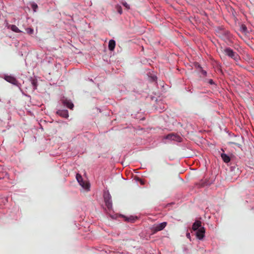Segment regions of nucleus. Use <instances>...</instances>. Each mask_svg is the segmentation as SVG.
I'll return each instance as SVG.
<instances>
[{
    "mask_svg": "<svg viewBox=\"0 0 254 254\" xmlns=\"http://www.w3.org/2000/svg\"><path fill=\"white\" fill-rule=\"evenodd\" d=\"M76 179L82 188L86 191L89 190L90 185L87 181H83L81 176L78 174L76 175Z\"/></svg>",
    "mask_w": 254,
    "mask_h": 254,
    "instance_id": "obj_1",
    "label": "nucleus"
},
{
    "mask_svg": "<svg viewBox=\"0 0 254 254\" xmlns=\"http://www.w3.org/2000/svg\"><path fill=\"white\" fill-rule=\"evenodd\" d=\"M205 230L204 228H200L199 230L195 231V235L197 239L201 240L204 236Z\"/></svg>",
    "mask_w": 254,
    "mask_h": 254,
    "instance_id": "obj_2",
    "label": "nucleus"
},
{
    "mask_svg": "<svg viewBox=\"0 0 254 254\" xmlns=\"http://www.w3.org/2000/svg\"><path fill=\"white\" fill-rule=\"evenodd\" d=\"M167 223L166 222H163L158 224L154 226L155 231H161L166 226Z\"/></svg>",
    "mask_w": 254,
    "mask_h": 254,
    "instance_id": "obj_3",
    "label": "nucleus"
},
{
    "mask_svg": "<svg viewBox=\"0 0 254 254\" xmlns=\"http://www.w3.org/2000/svg\"><path fill=\"white\" fill-rule=\"evenodd\" d=\"M200 228H203L201 226V222L199 221H196L194 222L192 226V229L194 231H195L197 230L200 229Z\"/></svg>",
    "mask_w": 254,
    "mask_h": 254,
    "instance_id": "obj_4",
    "label": "nucleus"
},
{
    "mask_svg": "<svg viewBox=\"0 0 254 254\" xmlns=\"http://www.w3.org/2000/svg\"><path fill=\"white\" fill-rule=\"evenodd\" d=\"M4 79L8 82H10L12 84H15L16 83V80L15 79L11 76L6 75L5 76Z\"/></svg>",
    "mask_w": 254,
    "mask_h": 254,
    "instance_id": "obj_5",
    "label": "nucleus"
},
{
    "mask_svg": "<svg viewBox=\"0 0 254 254\" xmlns=\"http://www.w3.org/2000/svg\"><path fill=\"white\" fill-rule=\"evenodd\" d=\"M57 113L62 117L67 118L68 117V112L66 110L59 111Z\"/></svg>",
    "mask_w": 254,
    "mask_h": 254,
    "instance_id": "obj_6",
    "label": "nucleus"
},
{
    "mask_svg": "<svg viewBox=\"0 0 254 254\" xmlns=\"http://www.w3.org/2000/svg\"><path fill=\"white\" fill-rule=\"evenodd\" d=\"M115 47V42L114 40H110L109 42V49L113 51Z\"/></svg>",
    "mask_w": 254,
    "mask_h": 254,
    "instance_id": "obj_7",
    "label": "nucleus"
},
{
    "mask_svg": "<svg viewBox=\"0 0 254 254\" xmlns=\"http://www.w3.org/2000/svg\"><path fill=\"white\" fill-rule=\"evenodd\" d=\"M64 104L68 108L70 109H72L73 107V104L68 100H65L64 102Z\"/></svg>",
    "mask_w": 254,
    "mask_h": 254,
    "instance_id": "obj_8",
    "label": "nucleus"
},
{
    "mask_svg": "<svg viewBox=\"0 0 254 254\" xmlns=\"http://www.w3.org/2000/svg\"><path fill=\"white\" fill-rule=\"evenodd\" d=\"M225 53L226 55L230 56V57L233 58L234 56L233 52L229 49L225 50Z\"/></svg>",
    "mask_w": 254,
    "mask_h": 254,
    "instance_id": "obj_9",
    "label": "nucleus"
},
{
    "mask_svg": "<svg viewBox=\"0 0 254 254\" xmlns=\"http://www.w3.org/2000/svg\"><path fill=\"white\" fill-rule=\"evenodd\" d=\"M221 157L223 161L226 163L229 162L230 160V157L225 154H222Z\"/></svg>",
    "mask_w": 254,
    "mask_h": 254,
    "instance_id": "obj_10",
    "label": "nucleus"
},
{
    "mask_svg": "<svg viewBox=\"0 0 254 254\" xmlns=\"http://www.w3.org/2000/svg\"><path fill=\"white\" fill-rule=\"evenodd\" d=\"M10 28L11 30H12L14 32H20V31L19 30V29L15 25H11L10 27Z\"/></svg>",
    "mask_w": 254,
    "mask_h": 254,
    "instance_id": "obj_11",
    "label": "nucleus"
},
{
    "mask_svg": "<svg viewBox=\"0 0 254 254\" xmlns=\"http://www.w3.org/2000/svg\"><path fill=\"white\" fill-rule=\"evenodd\" d=\"M32 6L34 9V10L35 11L36 8L37 7V5L36 4H32Z\"/></svg>",
    "mask_w": 254,
    "mask_h": 254,
    "instance_id": "obj_12",
    "label": "nucleus"
},
{
    "mask_svg": "<svg viewBox=\"0 0 254 254\" xmlns=\"http://www.w3.org/2000/svg\"><path fill=\"white\" fill-rule=\"evenodd\" d=\"M124 5H125V6H126L127 8H129V6H128V5L127 3H124Z\"/></svg>",
    "mask_w": 254,
    "mask_h": 254,
    "instance_id": "obj_13",
    "label": "nucleus"
},
{
    "mask_svg": "<svg viewBox=\"0 0 254 254\" xmlns=\"http://www.w3.org/2000/svg\"><path fill=\"white\" fill-rule=\"evenodd\" d=\"M33 30L30 29L28 30V32H29L30 33H32L33 32Z\"/></svg>",
    "mask_w": 254,
    "mask_h": 254,
    "instance_id": "obj_14",
    "label": "nucleus"
},
{
    "mask_svg": "<svg viewBox=\"0 0 254 254\" xmlns=\"http://www.w3.org/2000/svg\"><path fill=\"white\" fill-rule=\"evenodd\" d=\"M187 238H189V239H190V233H187Z\"/></svg>",
    "mask_w": 254,
    "mask_h": 254,
    "instance_id": "obj_15",
    "label": "nucleus"
}]
</instances>
